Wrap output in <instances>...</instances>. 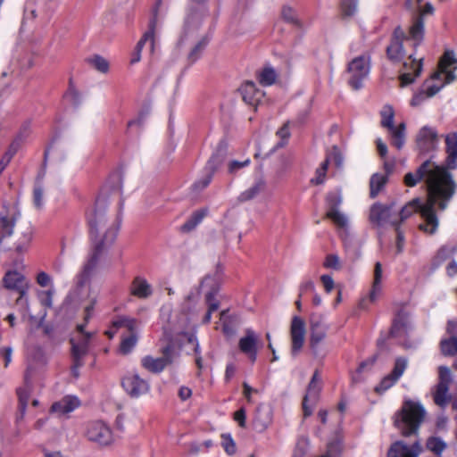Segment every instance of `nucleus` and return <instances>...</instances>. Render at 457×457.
Returning <instances> with one entry per match:
<instances>
[{"mask_svg":"<svg viewBox=\"0 0 457 457\" xmlns=\"http://www.w3.org/2000/svg\"><path fill=\"white\" fill-rule=\"evenodd\" d=\"M85 435L89 441L100 445H108L112 441V433L110 427L102 420L88 422Z\"/></svg>","mask_w":457,"mask_h":457,"instance_id":"obj_13","label":"nucleus"},{"mask_svg":"<svg viewBox=\"0 0 457 457\" xmlns=\"http://www.w3.org/2000/svg\"><path fill=\"white\" fill-rule=\"evenodd\" d=\"M281 17L285 21H287L288 23H293V24L297 23L295 12L293 8H291L289 6H287V5L283 6V8L281 10Z\"/></svg>","mask_w":457,"mask_h":457,"instance_id":"obj_54","label":"nucleus"},{"mask_svg":"<svg viewBox=\"0 0 457 457\" xmlns=\"http://www.w3.org/2000/svg\"><path fill=\"white\" fill-rule=\"evenodd\" d=\"M449 386L443 384H437L434 392V402L440 407H445L450 401L448 394Z\"/></svg>","mask_w":457,"mask_h":457,"instance_id":"obj_37","label":"nucleus"},{"mask_svg":"<svg viewBox=\"0 0 457 457\" xmlns=\"http://www.w3.org/2000/svg\"><path fill=\"white\" fill-rule=\"evenodd\" d=\"M426 205L427 202L422 204L420 198H415L410 201L402 208L399 212H396L399 225L417 212H419L422 216V211Z\"/></svg>","mask_w":457,"mask_h":457,"instance_id":"obj_32","label":"nucleus"},{"mask_svg":"<svg viewBox=\"0 0 457 457\" xmlns=\"http://www.w3.org/2000/svg\"><path fill=\"white\" fill-rule=\"evenodd\" d=\"M403 41H414L411 35L405 36L404 31L401 28H397L394 33V38L391 44L387 46L386 53L389 59L393 61H399L405 55L403 49ZM415 42H413L414 44ZM413 47L416 48L413 45Z\"/></svg>","mask_w":457,"mask_h":457,"instance_id":"obj_19","label":"nucleus"},{"mask_svg":"<svg viewBox=\"0 0 457 457\" xmlns=\"http://www.w3.org/2000/svg\"><path fill=\"white\" fill-rule=\"evenodd\" d=\"M426 414V410L420 402L404 400L395 415L394 424L404 436L417 435Z\"/></svg>","mask_w":457,"mask_h":457,"instance_id":"obj_4","label":"nucleus"},{"mask_svg":"<svg viewBox=\"0 0 457 457\" xmlns=\"http://www.w3.org/2000/svg\"><path fill=\"white\" fill-rule=\"evenodd\" d=\"M249 163H250L249 159H246L243 162L232 161L228 164V171L231 173L236 172L237 170L247 166Z\"/></svg>","mask_w":457,"mask_h":457,"instance_id":"obj_63","label":"nucleus"},{"mask_svg":"<svg viewBox=\"0 0 457 457\" xmlns=\"http://www.w3.org/2000/svg\"><path fill=\"white\" fill-rule=\"evenodd\" d=\"M258 78L262 85L270 86L276 81L277 72L271 67H265L260 71Z\"/></svg>","mask_w":457,"mask_h":457,"instance_id":"obj_43","label":"nucleus"},{"mask_svg":"<svg viewBox=\"0 0 457 457\" xmlns=\"http://www.w3.org/2000/svg\"><path fill=\"white\" fill-rule=\"evenodd\" d=\"M20 147V145L18 142H13L9 146L8 150L6 151L5 154V163H4V167H6L12 158L15 155V154L18 152Z\"/></svg>","mask_w":457,"mask_h":457,"instance_id":"obj_60","label":"nucleus"},{"mask_svg":"<svg viewBox=\"0 0 457 457\" xmlns=\"http://www.w3.org/2000/svg\"><path fill=\"white\" fill-rule=\"evenodd\" d=\"M441 352L444 355L453 356L457 354V337H450L440 343Z\"/></svg>","mask_w":457,"mask_h":457,"instance_id":"obj_42","label":"nucleus"},{"mask_svg":"<svg viewBox=\"0 0 457 457\" xmlns=\"http://www.w3.org/2000/svg\"><path fill=\"white\" fill-rule=\"evenodd\" d=\"M33 204L39 209L43 205V189L40 186H36L33 192Z\"/></svg>","mask_w":457,"mask_h":457,"instance_id":"obj_57","label":"nucleus"},{"mask_svg":"<svg viewBox=\"0 0 457 457\" xmlns=\"http://www.w3.org/2000/svg\"><path fill=\"white\" fill-rule=\"evenodd\" d=\"M266 183L263 179L256 180L249 188L242 192L238 197L239 201L245 202L253 199L264 191Z\"/></svg>","mask_w":457,"mask_h":457,"instance_id":"obj_35","label":"nucleus"},{"mask_svg":"<svg viewBox=\"0 0 457 457\" xmlns=\"http://www.w3.org/2000/svg\"><path fill=\"white\" fill-rule=\"evenodd\" d=\"M161 5V0L156 2V4L153 10L152 18L149 22L148 30L144 34L142 38L138 41L136 46V48L132 54L130 63L135 64L138 62L141 59V52L144 47L145 42H150L151 51L154 53L155 43H156V32L158 28L161 25V21L159 19V8Z\"/></svg>","mask_w":457,"mask_h":457,"instance_id":"obj_6","label":"nucleus"},{"mask_svg":"<svg viewBox=\"0 0 457 457\" xmlns=\"http://www.w3.org/2000/svg\"><path fill=\"white\" fill-rule=\"evenodd\" d=\"M328 160H325L321 165L316 170L315 177L312 179L311 182L316 185L322 184L325 180V176L328 170Z\"/></svg>","mask_w":457,"mask_h":457,"instance_id":"obj_48","label":"nucleus"},{"mask_svg":"<svg viewBox=\"0 0 457 457\" xmlns=\"http://www.w3.org/2000/svg\"><path fill=\"white\" fill-rule=\"evenodd\" d=\"M258 341L257 335L252 329H246L245 336L238 342L239 349L247 354L253 362L256 360Z\"/></svg>","mask_w":457,"mask_h":457,"instance_id":"obj_25","label":"nucleus"},{"mask_svg":"<svg viewBox=\"0 0 457 457\" xmlns=\"http://www.w3.org/2000/svg\"><path fill=\"white\" fill-rule=\"evenodd\" d=\"M200 289L205 294V302L207 304V312L203 319L204 323L210 322L212 313L219 309L220 303L214 298L219 290V282L213 276H206L201 282Z\"/></svg>","mask_w":457,"mask_h":457,"instance_id":"obj_9","label":"nucleus"},{"mask_svg":"<svg viewBox=\"0 0 457 457\" xmlns=\"http://www.w3.org/2000/svg\"><path fill=\"white\" fill-rule=\"evenodd\" d=\"M438 376H439V382L438 384H443L445 386H448L450 385L451 381H452V377H451V370L448 367L446 366H440L438 368Z\"/></svg>","mask_w":457,"mask_h":457,"instance_id":"obj_52","label":"nucleus"},{"mask_svg":"<svg viewBox=\"0 0 457 457\" xmlns=\"http://www.w3.org/2000/svg\"><path fill=\"white\" fill-rule=\"evenodd\" d=\"M406 325H407V319H406V317L403 316V315H399L395 319V322L393 324V327H392V329H391V334L394 337L402 334V331L404 329Z\"/></svg>","mask_w":457,"mask_h":457,"instance_id":"obj_49","label":"nucleus"},{"mask_svg":"<svg viewBox=\"0 0 457 457\" xmlns=\"http://www.w3.org/2000/svg\"><path fill=\"white\" fill-rule=\"evenodd\" d=\"M239 92L245 103L257 106L264 96V93L259 90L252 81H245L239 87Z\"/></svg>","mask_w":457,"mask_h":457,"instance_id":"obj_24","label":"nucleus"},{"mask_svg":"<svg viewBox=\"0 0 457 457\" xmlns=\"http://www.w3.org/2000/svg\"><path fill=\"white\" fill-rule=\"evenodd\" d=\"M324 266L328 269L339 270L340 261L339 257L336 254H328L324 262Z\"/></svg>","mask_w":457,"mask_h":457,"instance_id":"obj_56","label":"nucleus"},{"mask_svg":"<svg viewBox=\"0 0 457 457\" xmlns=\"http://www.w3.org/2000/svg\"><path fill=\"white\" fill-rule=\"evenodd\" d=\"M421 179H425L428 187L427 205L422 211L424 223L420 229L434 234L439 226V220L435 212V205L440 210L447 207L449 201L454 194V184L448 171L430 162H424L416 173H407L404 183L408 187H414Z\"/></svg>","mask_w":457,"mask_h":457,"instance_id":"obj_2","label":"nucleus"},{"mask_svg":"<svg viewBox=\"0 0 457 457\" xmlns=\"http://www.w3.org/2000/svg\"><path fill=\"white\" fill-rule=\"evenodd\" d=\"M206 215V210H198L195 212L191 217L182 225L181 230L183 232H189L193 230Z\"/></svg>","mask_w":457,"mask_h":457,"instance_id":"obj_40","label":"nucleus"},{"mask_svg":"<svg viewBox=\"0 0 457 457\" xmlns=\"http://www.w3.org/2000/svg\"><path fill=\"white\" fill-rule=\"evenodd\" d=\"M112 328L118 329L126 328L129 335L123 337L120 345V352L122 354L129 353L137 343V320L129 316H119L112 320Z\"/></svg>","mask_w":457,"mask_h":457,"instance_id":"obj_7","label":"nucleus"},{"mask_svg":"<svg viewBox=\"0 0 457 457\" xmlns=\"http://www.w3.org/2000/svg\"><path fill=\"white\" fill-rule=\"evenodd\" d=\"M121 385L131 397H139L150 389L149 383L135 373L127 374L122 378Z\"/></svg>","mask_w":457,"mask_h":457,"instance_id":"obj_16","label":"nucleus"},{"mask_svg":"<svg viewBox=\"0 0 457 457\" xmlns=\"http://www.w3.org/2000/svg\"><path fill=\"white\" fill-rule=\"evenodd\" d=\"M221 445L227 453L233 454L236 453L235 442L229 435H221Z\"/></svg>","mask_w":457,"mask_h":457,"instance_id":"obj_51","label":"nucleus"},{"mask_svg":"<svg viewBox=\"0 0 457 457\" xmlns=\"http://www.w3.org/2000/svg\"><path fill=\"white\" fill-rule=\"evenodd\" d=\"M91 337L90 333L84 332V325L77 326V334L71 338V354L75 361V368L82 366V359L87 353Z\"/></svg>","mask_w":457,"mask_h":457,"instance_id":"obj_11","label":"nucleus"},{"mask_svg":"<svg viewBox=\"0 0 457 457\" xmlns=\"http://www.w3.org/2000/svg\"><path fill=\"white\" fill-rule=\"evenodd\" d=\"M17 210L15 206L5 208L0 214V233L3 237L11 236L16 220Z\"/></svg>","mask_w":457,"mask_h":457,"instance_id":"obj_27","label":"nucleus"},{"mask_svg":"<svg viewBox=\"0 0 457 457\" xmlns=\"http://www.w3.org/2000/svg\"><path fill=\"white\" fill-rule=\"evenodd\" d=\"M320 390L321 379L316 371L309 383L306 395L303 401V409L305 417L310 416L312 413L313 406L318 401Z\"/></svg>","mask_w":457,"mask_h":457,"instance_id":"obj_17","label":"nucleus"},{"mask_svg":"<svg viewBox=\"0 0 457 457\" xmlns=\"http://www.w3.org/2000/svg\"><path fill=\"white\" fill-rule=\"evenodd\" d=\"M220 163L221 159L217 155H213L207 163V170H209V173L204 178L196 181L194 184V187L197 190L205 188L210 184L213 172Z\"/></svg>","mask_w":457,"mask_h":457,"instance_id":"obj_33","label":"nucleus"},{"mask_svg":"<svg viewBox=\"0 0 457 457\" xmlns=\"http://www.w3.org/2000/svg\"><path fill=\"white\" fill-rule=\"evenodd\" d=\"M37 283L43 287L52 286L51 277L45 271H41L37 276Z\"/></svg>","mask_w":457,"mask_h":457,"instance_id":"obj_61","label":"nucleus"},{"mask_svg":"<svg viewBox=\"0 0 457 457\" xmlns=\"http://www.w3.org/2000/svg\"><path fill=\"white\" fill-rule=\"evenodd\" d=\"M436 140L437 134L436 130L427 126L423 127L417 136L418 145L423 151H428L434 148Z\"/></svg>","mask_w":457,"mask_h":457,"instance_id":"obj_29","label":"nucleus"},{"mask_svg":"<svg viewBox=\"0 0 457 457\" xmlns=\"http://www.w3.org/2000/svg\"><path fill=\"white\" fill-rule=\"evenodd\" d=\"M386 182V175L380 173L373 174L370 180V196L376 197Z\"/></svg>","mask_w":457,"mask_h":457,"instance_id":"obj_38","label":"nucleus"},{"mask_svg":"<svg viewBox=\"0 0 457 457\" xmlns=\"http://www.w3.org/2000/svg\"><path fill=\"white\" fill-rule=\"evenodd\" d=\"M305 322L299 316H294L290 325L291 353L296 355L305 341Z\"/></svg>","mask_w":457,"mask_h":457,"instance_id":"obj_15","label":"nucleus"},{"mask_svg":"<svg viewBox=\"0 0 457 457\" xmlns=\"http://www.w3.org/2000/svg\"><path fill=\"white\" fill-rule=\"evenodd\" d=\"M272 422V410L269 406L261 405L257 408L253 420L254 428L259 431H264Z\"/></svg>","mask_w":457,"mask_h":457,"instance_id":"obj_30","label":"nucleus"},{"mask_svg":"<svg viewBox=\"0 0 457 457\" xmlns=\"http://www.w3.org/2000/svg\"><path fill=\"white\" fill-rule=\"evenodd\" d=\"M381 279H382V265L380 262H376L374 269V279L372 288L369 295V300L375 302L381 292Z\"/></svg>","mask_w":457,"mask_h":457,"instance_id":"obj_36","label":"nucleus"},{"mask_svg":"<svg viewBox=\"0 0 457 457\" xmlns=\"http://www.w3.org/2000/svg\"><path fill=\"white\" fill-rule=\"evenodd\" d=\"M418 11L420 12V15L413 21L410 27V35L415 42V46H418L420 44L424 37V21L422 16L427 13H432L434 8L431 4L427 3L423 8L420 6Z\"/></svg>","mask_w":457,"mask_h":457,"instance_id":"obj_21","label":"nucleus"},{"mask_svg":"<svg viewBox=\"0 0 457 457\" xmlns=\"http://www.w3.org/2000/svg\"><path fill=\"white\" fill-rule=\"evenodd\" d=\"M20 147V145L18 142H13L9 146L8 150L6 151L5 154V163H4V167H6L12 158L15 155V154L18 152Z\"/></svg>","mask_w":457,"mask_h":457,"instance_id":"obj_59","label":"nucleus"},{"mask_svg":"<svg viewBox=\"0 0 457 457\" xmlns=\"http://www.w3.org/2000/svg\"><path fill=\"white\" fill-rule=\"evenodd\" d=\"M30 378H31V371L30 368L28 370L25 374V386L19 387L17 389V395L19 399V411L20 415L18 416V420L23 419L25 414L26 407L28 405L29 394H30Z\"/></svg>","mask_w":457,"mask_h":457,"instance_id":"obj_28","label":"nucleus"},{"mask_svg":"<svg viewBox=\"0 0 457 457\" xmlns=\"http://www.w3.org/2000/svg\"><path fill=\"white\" fill-rule=\"evenodd\" d=\"M327 202L329 205V210L338 209V206L342 203V196L337 193L328 194L327 196Z\"/></svg>","mask_w":457,"mask_h":457,"instance_id":"obj_55","label":"nucleus"},{"mask_svg":"<svg viewBox=\"0 0 457 457\" xmlns=\"http://www.w3.org/2000/svg\"><path fill=\"white\" fill-rule=\"evenodd\" d=\"M381 125L389 129L392 144L398 149L402 148L405 140V125L401 123L398 127L394 126V110L389 105L384 106L381 110Z\"/></svg>","mask_w":457,"mask_h":457,"instance_id":"obj_10","label":"nucleus"},{"mask_svg":"<svg viewBox=\"0 0 457 457\" xmlns=\"http://www.w3.org/2000/svg\"><path fill=\"white\" fill-rule=\"evenodd\" d=\"M200 25V16L198 14L190 15L185 25V36L193 32L195 29H197Z\"/></svg>","mask_w":457,"mask_h":457,"instance_id":"obj_50","label":"nucleus"},{"mask_svg":"<svg viewBox=\"0 0 457 457\" xmlns=\"http://www.w3.org/2000/svg\"><path fill=\"white\" fill-rule=\"evenodd\" d=\"M79 405L80 402L76 396L66 395L52 404L50 412L57 417H62L73 411Z\"/></svg>","mask_w":457,"mask_h":457,"instance_id":"obj_23","label":"nucleus"},{"mask_svg":"<svg viewBox=\"0 0 457 457\" xmlns=\"http://www.w3.org/2000/svg\"><path fill=\"white\" fill-rule=\"evenodd\" d=\"M325 290L329 293L334 287V280L329 275H322L320 278Z\"/></svg>","mask_w":457,"mask_h":457,"instance_id":"obj_64","label":"nucleus"},{"mask_svg":"<svg viewBox=\"0 0 457 457\" xmlns=\"http://www.w3.org/2000/svg\"><path fill=\"white\" fill-rule=\"evenodd\" d=\"M3 283L7 289L17 290L28 288V283L22 274L15 270H9L5 273Z\"/></svg>","mask_w":457,"mask_h":457,"instance_id":"obj_31","label":"nucleus"},{"mask_svg":"<svg viewBox=\"0 0 457 457\" xmlns=\"http://www.w3.org/2000/svg\"><path fill=\"white\" fill-rule=\"evenodd\" d=\"M20 147V145L18 142H13L9 146L8 150L6 151L5 154V163H4V167H6L12 158L15 155V154L18 152Z\"/></svg>","mask_w":457,"mask_h":457,"instance_id":"obj_58","label":"nucleus"},{"mask_svg":"<svg viewBox=\"0 0 457 457\" xmlns=\"http://www.w3.org/2000/svg\"><path fill=\"white\" fill-rule=\"evenodd\" d=\"M106 206V197L99 195L87 212L93 248L74 278V294L80 299L89 301L85 306L86 320L90 318L97 299L91 279L98 271L111 265L108 249L114 243L119 229L114 219L109 220Z\"/></svg>","mask_w":457,"mask_h":457,"instance_id":"obj_1","label":"nucleus"},{"mask_svg":"<svg viewBox=\"0 0 457 457\" xmlns=\"http://www.w3.org/2000/svg\"><path fill=\"white\" fill-rule=\"evenodd\" d=\"M88 62L91 66H93L96 70H97L100 72L105 73L109 70L108 62L102 56L95 55L92 58L88 59Z\"/></svg>","mask_w":457,"mask_h":457,"instance_id":"obj_47","label":"nucleus"},{"mask_svg":"<svg viewBox=\"0 0 457 457\" xmlns=\"http://www.w3.org/2000/svg\"><path fill=\"white\" fill-rule=\"evenodd\" d=\"M370 221L378 228L386 225L399 226L394 204H374L370 210Z\"/></svg>","mask_w":457,"mask_h":457,"instance_id":"obj_8","label":"nucleus"},{"mask_svg":"<svg viewBox=\"0 0 457 457\" xmlns=\"http://www.w3.org/2000/svg\"><path fill=\"white\" fill-rule=\"evenodd\" d=\"M131 295L139 299H147L152 296L154 290L152 285L143 277L134 278L129 287Z\"/></svg>","mask_w":457,"mask_h":457,"instance_id":"obj_26","label":"nucleus"},{"mask_svg":"<svg viewBox=\"0 0 457 457\" xmlns=\"http://www.w3.org/2000/svg\"><path fill=\"white\" fill-rule=\"evenodd\" d=\"M447 446V443L440 436H432L426 441V448L431 452L435 457H442V453Z\"/></svg>","mask_w":457,"mask_h":457,"instance_id":"obj_34","label":"nucleus"},{"mask_svg":"<svg viewBox=\"0 0 457 457\" xmlns=\"http://www.w3.org/2000/svg\"><path fill=\"white\" fill-rule=\"evenodd\" d=\"M370 71V56L368 54H361L349 62L346 69L348 84L355 90L362 87Z\"/></svg>","mask_w":457,"mask_h":457,"instance_id":"obj_5","label":"nucleus"},{"mask_svg":"<svg viewBox=\"0 0 457 457\" xmlns=\"http://www.w3.org/2000/svg\"><path fill=\"white\" fill-rule=\"evenodd\" d=\"M421 450L422 448L419 442L408 445L403 441H397L390 446L387 457H418Z\"/></svg>","mask_w":457,"mask_h":457,"instance_id":"obj_22","label":"nucleus"},{"mask_svg":"<svg viewBox=\"0 0 457 457\" xmlns=\"http://www.w3.org/2000/svg\"><path fill=\"white\" fill-rule=\"evenodd\" d=\"M448 163L451 166L457 158V134H450L445 138Z\"/></svg>","mask_w":457,"mask_h":457,"instance_id":"obj_41","label":"nucleus"},{"mask_svg":"<svg viewBox=\"0 0 457 457\" xmlns=\"http://www.w3.org/2000/svg\"><path fill=\"white\" fill-rule=\"evenodd\" d=\"M12 354V348L11 346L0 347V356L3 357V359L4 361V367H8V365L11 363Z\"/></svg>","mask_w":457,"mask_h":457,"instance_id":"obj_62","label":"nucleus"},{"mask_svg":"<svg viewBox=\"0 0 457 457\" xmlns=\"http://www.w3.org/2000/svg\"><path fill=\"white\" fill-rule=\"evenodd\" d=\"M422 70V58L416 59L413 54H411L403 62V72L400 76L401 87H406L411 84L420 74Z\"/></svg>","mask_w":457,"mask_h":457,"instance_id":"obj_18","label":"nucleus"},{"mask_svg":"<svg viewBox=\"0 0 457 457\" xmlns=\"http://www.w3.org/2000/svg\"><path fill=\"white\" fill-rule=\"evenodd\" d=\"M326 217L331 220L338 228L346 229L348 227V218L338 209L328 210Z\"/></svg>","mask_w":457,"mask_h":457,"instance_id":"obj_39","label":"nucleus"},{"mask_svg":"<svg viewBox=\"0 0 457 457\" xmlns=\"http://www.w3.org/2000/svg\"><path fill=\"white\" fill-rule=\"evenodd\" d=\"M342 14L345 17L353 15L356 11L355 0H343L341 4Z\"/></svg>","mask_w":457,"mask_h":457,"instance_id":"obj_53","label":"nucleus"},{"mask_svg":"<svg viewBox=\"0 0 457 457\" xmlns=\"http://www.w3.org/2000/svg\"><path fill=\"white\" fill-rule=\"evenodd\" d=\"M408 366V360L403 357H399L395 360L392 372L383 378L381 382L376 386L375 390L378 393H383L392 387L396 381L402 377L404 370Z\"/></svg>","mask_w":457,"mask_h":457,"instance_id":"obj_20","label":"nucleus"},{"mask_svg":"<svg viewBox=\"0 0 457 457\" xmlns=\"http://www.w3.org/2000/svg\"><path fill=\"white\" fill-rule=\"evenodd\" d=\"M208 44V38L206 37H202L196 45L191 49L188 54V59L190 62H194L201 56L203 51L206 47Z\"/></svg>","mask_w":457,"mask_h":457,"instance_id":"obj_45","label":"nucleus"},{"mask_svg":"<svg viewBox=\"0 0 457 457\" xmlns=\"http://www.w3.org/2000/svg\"><path fill=\"white\" fill-rule=\"evenodd\" d=\"M176 355L174 347L168 345L163 348L162 355L160 357H153L151 355L143 357L141 360V365L152 373H159L173 362Z\"/></svg>","mask_w":457,"mask_h":457,"instance_id":"obj_12","label":"nucleus"},{"mask_svg":"<svg viewBox=\"0 0 457 457\" xmlns=\"http://www.w3.org/2000/svg\"><path fill=\"white\" fill-rule=\"evenodd\" d=\"M457 60L453 51H446L441 57L438 71H436L430 79L424 82L421 89L417 92L411 100V106H419L427 98L434 96L441 88L456 78L454 71Z\"/></svg>","mask_w":457,"mask_h":457,"instance_id":"obj_3","label":"nucleus"},{"mask_svg":"<svg viewBox=\"0 0 457 457\" xmlns=\"http://www.w3.org/2000/svg\"><path fill=\"white\" fill-rule=\"evenodd\" d=\"M456 251V246L454 245H444L442 246L436 255L435 256V262L437 264H441L447 258L451 257Z\"/></svg>","mask_w":457,"mask_h":457,"instance_id":"obj_46","label":"nucleus"},{"mask_svg":"<svg viewBox=\"0 0 457 457\" xmlns=\"http://www.w3.org/2000/svg\"><path fill=\"white\" fill-rule=\"evenodd\" d=\"M28 288L21 289L19 291L20 296L16 300V304L19 306L21 312L23 316L28 315L29 320L33 321L35 320V317L29 313V305L28 298L25 297L26 291Z\"/></svg>","mask_w":457,"mask_h":457,"instance_id":"obj_44","label":"nucleus"},{"mask_svg":"<svg viewBox=\"0 0 457 457\" xmlns=\"http://www.w3.org/2000/svg\"><path fill=\"white\" fill-rule=\"evenodd\" d=\"M311 337L310 345L315 355L318 354L319 345L326 337L327 325L321 314H312L310 318Z\"/></svg>","mask_w":457,"mask_h":457,"instance_id":"obj_14","label":"nucleus"}]
</instances>
